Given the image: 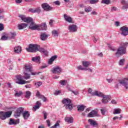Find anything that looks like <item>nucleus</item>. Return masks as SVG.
<instances>
[{
    "mask_svg": "<svg viewBox=\"0 0 128 128\" xmlns=\"http://www.w3.org/2000/svg\"><path fill=\"white\" fill-rule=\"evenodd\" d=\"M54 4L56 6H60V1H58V0L54 2Z\"/></svg>",
    "mask_w": 128,
    "mask_h": 128,
    "instance_id": "4d7b16f0",
    "label": "nucleus"
},
{
    "mask_svg": "<svg viewBox=\"0 0 128 128\" xmlns=\"http://www.w3.org/2000/svg\"><path fill=\"white\" fill-rule=\"evenodd\" d=\"M98 114V112L94 110H92L88 114V118H94V116H96Z\"/></svg>",
    "mask_w": 128,
    "mask_h": 128,
    "instance_id": "4be33fe9",
    "label": "nucleus"
},
{
    "mask_svg": "<svg viewBox=\"0 0 128 128\" xmlns=\"http://www.w3.org/2000/svg\"><path fill=\"white\" fill-rule=\"evenodd\" d=\"M24 76H23L24 80H30V74L28 72H24Z\"/></svg>",
    "mask_w": 128,
    "mask_h": 128,
    "instance_id": "7c9ffc66",
    "label": "nucleus"
},
{
    "mask_svg": "<svg viewBox=\"0 0 128 128\" xmlns=\"http://www.w3.org/2000/svg\"><path fill=\"white\" fill-rule=\"evenodd\" d=\"M126 62V58H124L120 59L118 62L119 66H124V62Z\"/></svg>",
    "mask_w": 128,
    "mask_h": 128,
    "instance_id": "c9c22d12",
    "label": "nucleus"
},
{
    "mask_svg": "<svg viewBox=\"0 0 128 128\" xmlns=\"http://www.w3.org/2000/svg\"><path fill=\"white\" fill-rule=\"evenodd\" d=\"M52 74H60L61 72H62V69L58 66H56L51 70Z\"/></svg>",
    "mask_w": 128,
    "mask_h": 128,
    "instance_id": "1a4fd4ad",
    "label": "nucleus"
},
{
    "mask_svg": "<svg viewBox=\"0 0 128 128\" xmlns=\"http://www.w3.org/2000/svg\"><path fill=\"white\" fill-rule=\"evenodd\" d=\"M64 20L67 22L69 24H74V21L72 20V16L66 14H64Z\"/></svg>",
    "mask_w": 128,
    "mask_h": 128,
    "instance_id": "f8f14e48",
    "label": "nucleus"
},
{
    "mask_svg": "<svg viewBox=\"0 0 128 128\" xmlns=\"http://www.w3.org/2000/svg\"><path fill=\"white\" fill-rule=\"evenodd\" d=\"M52 36L54 38H58V32H52Z\"/></svg>",
    "mask_w": 128,
    "mask_h": 128,
    "instance_id": "09e8293b",
    "label": "nucleus"
},
{
    "mask_svg": "<svg viewBox=\"0 0 128 128\" xmlns=\"http://www.w3.org/2000/svg\"><path fill=\"white\" fill-rule=\"evenodd\" d=\"M14 52L16 54H20V52H22V47L20 46L14 47Z\"/></svg>",
    "mask_w": 128,
    "mask_h": 128,
    "instance_id": "a878e982",
    "label": "nucleus"
},
{
    "mask_svg": "<svg viewBox=\"0 0 128 128\" xmlns=\"http://www.w3.org/2000/svg\"><path fill=\"white\" fill-rule=\"evenodd\" d=\"M32 61L37 62V64H40V56H36L32 58Z\"/></svg>",
    "mask_w": 128,
    "mask_h": 128,
    "instance_id": "5701e85b",
    "label": "nucleus"
},
{
    "mask_svg": "<svg viewBox=\"0 0 128 128\" xmlns=\"http://www.w3.org/2000/svg\"><path fill=\"white\" fill-rule=\"evenodd\" d=\"M38 52H40L41 54H44V56H48V50L44 48H40V46L38 49Z\"/></svg>",
    "mask_w": 128,
    "mask_h": 128,
    "instance_id": "6ab92c4d",
    "label": "nucleus"
},
{
    "mask_svg": "<svg viewBox=\"0 0 128 128\" xmlns=\"http://www.w3.org/2000/svg\"><path fill=\"white\" fill-rule=\"evenodd\" d=\"M56 58H58V56L56 55L52 56L49 59L48 64H52V62H54V60H56Z\"/></svg>",
    "mask_w": 128,
    "mask_h": 128,
    "instance_id": "bb28decb",
    "label": "nucleus"
},
{
    "mask_svg": "<svg viewBox=\"0 0 128 128\" xmlns=\"http://www.w3.org/2000/svg\"><path fill=\"white\" fill-rule=\"evenodd\" d=\"M40 46L36 44H30L28 48H26L28 52H36L38 50Z\"/></svg>",
    "mask_w": 128,
    "mask_h": 128,
    "instance_id": "39448f33",
    "label": "nucleus"
},
{
    "mask_svg": "<svg viewBox=\"0 0 128 128\" xmlns=\"http://www.w3.org/2000/svg\"><path fill=\"white\" fill-rule=\"evenodd\" d=\"M32 96V92L30 91H26V93H25V96L24 98H30Z\"/></svg>",
    "mask_w": 128,
    "mask_h": 128,
    "instance_id": "72a5a7b5",
    "label": "nucleus"
},
{
    "mask_svg": "<svg viewBox=\"0 0 128 128\" xmlns=\"http://www.w3.org/2000/svg\"><path fill=\"white\" fill-rule=\"evenodd\" d=\"M58 126H60V123H58V122H57L53 126L50 127V128H56Z\"/></svg>",
    "mask_w": 128,
    "mask_h": 128,
    "instance_id": "de8ad7c7",
    "label": "nucleus"
},
{
    "mask_svg": "<svg viewBox=\"0 0 128 128\" xmlns=\"http://www.w3.org/2000/svg\"><path fill=\"white\" fill-rule=\"evenodd\" d=\"M78 112H84V108H86V106L84 105H79L77 106Z\"/></svg>",
    "mask_w": 128,
    "mask_h": 128,
    "instance_id": "c85d7f7f",
    "label": "nucleus"
},
{
    "mask_svg": "<svg viewBox=\"0 0 128 128\" xmlns=\"http://www.w3.org/2000/svg\"><path fill=\"white\" fill-rule=\"evenodd\" d=\"M24 108L22 107L18 108L15 112V114H14V118H19V116H20V114H22V116L24 120H28V118H30V114L28 111H25L24 112Z\"/></svg>",
    "mask_w": 128,
    "mask_h": 128,
    "instance_id": "f257e3e1",
    "label": "nucleus"
},
{
    "mask_svg": "<svg viewBox=\"0 0 128 128\" xmlns=\"http://www.w3.org/2000/svg\"><path fill=\"white\" fill-rule=\"evenodd\" d=\"M25 88H32V85L31 84L26 85Z\"/></svg>",
    "mask_w": 128,
    "mask_h": 128,
    "instance_id": "69168bd1",
    "label": "nucleus"
},
{
    "mask_svg": "<svg viewBox=\"0 0 128 128\" xmlns=\"http://www.w3.org/2000/svg\"><path fill=\"white\" fill-rule=\"evenodd\" d=\"M92 16H96V14H98V13L96 12H95V11H93L92 12Z\"/></svg>",
    "mask_w": 128,
    "mask_h": 128,
    "instance_id": "774afa93",
    "label": "nucleus"
},
{
    "mask_svg": "<svg viewBox=\"0 0 128 128\" xmlns=\"http://www.w3.org/2000/svg\"><path fill=\"white\" fill-rule=\"evenodd\" d=\"M28 24H18V30H24V28H26Z\"/></svg>",
    "mask_w": 128,
    "mask_h": 128,
    "instance_id": "cd10ccee",
    "label": "nucleus"
},
{
    "mask_svg": "<svg viewBox=\"0 0 128 128\" xmlns=\"http://www.w3.org/2000/svg\"><path fill=\"white\" fill-rule=\"evenodd\" d=\"M59 84H60L61 86H66V84H68L67 80H61L59 82Z\"/></svg>",
    "mask_w": 128,
    "mask_h": 128,
    "instance_id": "4c0bfd02",
    "label": "nucleus"
},
{
    "mask_svg": "<svg viewBox=\"0 0 128 128\" xmlns=\"http://www.w3.org/2000/svg\"><path fill=\"white\" fill-rule=\"evenodd\" d=\"M120 112H122V110L120 108H115L114 109V114H120Z\"/></svg>",
    "mask_w": 128,
    "mask_h": 128,
    "instance_id": "58836bf2",
    "label": "nucleus"
},
{
    "mask_svg": "<svg viewBox=\"0 0 128 128\" xmlns=\"http://www.w3.org/2000/svg\"><path fill=\"white\" fill-rule=\"evenodd\" d=\"M10 36V40H14V37L16 36V32H11Z\"/></svg>",
    "mask_w": 128,
    "mask_h": 128,
    "instance_id": "ea45409f",
    "label": "nucleus"
},
{
    "mask_svg": "<svg viewBox=\"0 0 128 128\" xmlns=\"http://www.w3.org/2000/svg\"><path fill=\"white\" fill-rule=\"evenodd\" d=\"M120 30L122 32H128V27L126 26H123L120 28Z\"/></svg>",
    "mask_w": 128,
    "mask_h": 128,
    "instance_id": "c756f323",
    "label": "nucleus"
},
{
    "mask_svg": "<svg viewBox=\"0 0 128 128\" xmlns=\"http://www.w3.org/2000/svg\"><path fill=\"white\" fill-rule=\"evenodd\" d=\"M120 22L116 21L114 22V26H116V27L120 26Z\"/></svg>",
    "mask_w": 128,
    "mask_h": 128,
    "instance_id": "603ef678",
    "label": "nucleus"
},
{
    "mask_svg": "<svg viewBox=\"0 0 128 128\" xmlns=\"http://www.w3.org/2000/svg\"><path fill=\"white\" fill-rule=\"evenodd\" d=\"M128 78H124L122 80H119L118 82L116 84L114 88H118V86H120V84H121L122 86H124L126 90H128Z\"/></svg>",
    "mask_w": 128,
    "mask_h": 128,
    "instance_id": "7ed1b4c3",
    "label": "nucleus"
},
{
    "mask_svg": "<svg viewBox=\"0 0 128 128\" xmlns=\"http://www.w3.org/2000/svg\"><path fill=\"white\" fill-rule=\"evenodd\" d=\"M62 104H66V106L70 110H72V100L68 98H64L62 100Z\"/></svg>",
    "mask_w": 128,
    "mask_h": 128,
    "instance_id": "0eeeda50",
    "label": "nucleus"
},
{
    "mask_svg": "<svg viewBox=\"0 0 128 128\" xmlns=\"http://www.w3.org/2000/svg\"><path fill=\"white\" fill-rule=\"evenodd\" d=\"M98 2V0H90V3L91 4H96Z\"/></svg>",
    "mask_w": 128,
    "mask_h": 128,
    "instance_id": "49530a36",
    "label": "nucleus"
},
{
    "mask_svg": "<svg viewBox=\"0 0 128 128\" xmlns=\"http://www.w3.org/2000/svg\"><path fill=\"white\" fill-rule=\"evenodd\" d=\"M49 35L46 34V33H42L40 35L41 40H46Z\"/></svg>",
    "mask_w": 128,
    "mask_h": 128,
    "instance_id": "412c9836",
    "label": "nucleus"
},
{
    "mask_svg": "<svg viewBox=\"0 0 128 128\" xmlns=\"http://www.w3.org/2000/svg\"><path fill=\"white\" fill-rule=\"evenodd\" d=\"M99 94L100 96H98L100 98H103L102 100V104H106L108 102V100H110V96L109 95H104L102 93L99 92Z\"/></svg>",
    "mask_w": 128,
    "mask_h": 128,
    "instance_id": "423d86ee",
    "label": "nucleus"
},
{
    "mask_svg": "<svg viewBox=\"0 0 128 128\" xmlns=\"http://www.w3.org/2000/svg\"><path fill=\"white\" fill-rule=\"evenodd\" d=\"M29 28L32 30H46L48 26L46 22H42L40 24H30Z\"/></svg>",
    "mask_w": 128,
    "mask_h": 128,
    "instance_id": "f03ea898",
    "label": "nucleus"
},
{
    "mask_svg": "<svg viewBox=\"0 0 128 128\" xmlns=\"http://www.w3.org/2000/svg\"><path fill=\"white\" fill-rule=\"evenodd\" d=\"M35 13L36 12L37 14H40V8L38 7L37 8H34Z\"/></svg>",
    "mask_w": 128,
    "mask_h": 128,
    "instance_id": "a18cd8bd",
    "label": "nucleus"
},
{
    "mask_svg": "<svg viewBox=\"0 0 128 128\" xmlns=\"http://www.w3.org/2000/svg\"><path fill=\"white\" fill-rule=\"evenodd\" d=\"M20 124V119L18 118L14 120L12 118H10L8 124H9V126H16V124Z\"/></svg>",
    "mask_w": 128,
    "mask_h": 128,
    "instance_id": "ddd939ff",
    "label": "nucleus"
},
{
    "mask_svg": "<svg viewBox=\"0 0 128 128\" xmlns=\"http://www.w3.org/2000/svg\"><path fill=\"white\" fill-rule=\"evenodd\" d=\"M42 84V82H38L35 83V86H36V88H40Z\"/></svg>",
    "mask_w": 128,
    "mask_h": 128,
    "instance_id": "37998d69",
    "label": "nucleus"
},
{
    "mask_svg": "<svg viewBox=\"0 0 128 128\" xmlns=\"http://www.w3.org/2000/svg\"><path fill=\"white\" fill-rule=\"evenodd\" d=\"M36 96L42 100H43L44 102H46V98L44 95L40 94V92L38 91L36 94Z\"/></svg>",
    "mask_w": 128,
    "mask_h": 128,
    "instance_id": "a211bd4d",
    "label": "nucleus"
},
{
    "mask_svg": "<svg viewBox=\"0 0 128 128\" xmlns=\"http://www.w3.org/2000/svg\"><path fill=\"white\" fill-rule=\"evenodd\" d=\"M68 29L70 32H76L78 30V26L76 25L72 24L68 26Z\"/></svg>",
    "mask_w": 128,
    "mask_h": 128,
    "instance_id": "f3484780",
    "label": "nucleus"
},
{
    "mask_svg": "<svg viewBox=\"0 0 128 128\" xmlns=\"http://www.w3.org/2000/svg\"><path fill=\"white\" fill-rule=\"evenodd\" d=\"M12 114V111H0V120H6V118H10Z\"/></svg>",
    "mask_w": 128,
    "mask_h": 128,
    "instance_id": "20e7f679",
    "label": "nucleus"
},
{
    "mask_svg": "<svg viewBox=\"0 0 128 128\" xmlns=\"http://www.w3.org/2000/svg\"><path fill=\"white\" fill-rule=\"evenodd\" d=\"M28 12H32V14L35 13L34 8H30L28 9Z\"/></svg>",
    "mask_w": 128,
    "mask_h": 128,
    "instance_id": "6e6d98bb",
    "label": "nucleus"
},
{
    "mask_svg": "<svg viewBox=\"0 0 128 128\" xmlns=\"http://www.w3.org/2000/svg\"><path fill=\"white\" fill-rule=\"evenodd\" d=\"M70 92H72V94H74L75 96H78V94H79L78 91H74L72 90H70Z\"/></svg>",
    "mask_w": 128,
    "mask_h": 128,
    "instance_id": "5fc2aeb1",
    "label": "nucleus"
},
{
    "mask_svg": "<svg viewBox=\"0 0 128 128\" xmlns=\"http://www.w3.org/2000/svg\"><path fill=\"white\" fill-rule=\"evenodd\" d=\"M111 104H116L117 102L116 100H112V101H111Z\"/></svg>",
    "mask_w": 128,
    "mask_h": 128,
    "instance_id": "bf43d9fd",
    "label": "nucleus"
},
{
    "mask_svg": "<svg viewBox=\"0 0 128 128\" xmlns=\"http://www.w3.org/2000/svg\"><path fill=\"white\" fill-rule=\"evenodd\" d=\"M78 70H86V68H82V66H79L78 67Z\"/></svg>",
    "mask_w": 128,
    "mask_h": 128,
    "instance_id": "8fccbe9b",
    "label": "nucleus"
},
{
    "mask_svg": "<svg viewBox=\"0 0 128 128\" xmlns=\"http://www.w3.org/2000/svg\"><path fill=\"white\" fill-rule=\"evenodd\" d=\"M42 103H40V102L38 101L36 102V105L33 107V110L34 112H36V110H38L40 108V106H41Z\"/></svg>",
    "mask_w": 128,
    "mask_h": 128,
    "instance_id": "393cba45",
    "label": "nucleus"
},
{
    "mask_svg": "<svg viewBox=\"0 0 128 128\" xmlns=\"http://www.w3.org/2000/svg\"><path fill=\"white\" fill-rule=\"evenodd\" d=\"M42 8H43V10L46 12H50V10H52V7L50 6V5L46 3L42 4Z\"/></svg>",
    "mask_w": 128,
    "mask_h": 128,
    "instance_id": "4468645a",
    "label": "nucleus"
},
{
    "mask_svg": "<svg viewBox=\"0 0 128 128\" xmlns=\"http://www.w3.org/2000/svg\"><path fill=\"white\" fill-rule=\"evenodd\" d=\"M91 10H92V7L90 6H86L84 8V11L86 12H90Z\"/></svg>",
    "mask_w": 128,
    "mask_h": 128,
    "instance_id": "e433bc0d",
    "label": "nucleus"
},
{
    "mask_svg": "<svg viewBox=\"0 0 128 128\" xmlns=\"http://www.w3.org/2000/svg\"><path fill=\"white\" fill-rule=\"evenodd\" d=\"M19 18H21V20L24 22H28V24L31 22L30 24H34V22H32V18L26 17L24 15H20L19 16Z\"/></svg>",
    "mask_w": 128,
    "mask_h": 128,
    "instance_id": "9d476101",
    "label": "nucleus"
},
{
    "mask_svg": "<svg viewBox=\"0 0 128 128\" xmlns=\"http://www.w3.org/2000/svg\"><path fill=\"white\" fill-rule=\"evenodd\" d=\"M106 80L109 84H110V82H112L114 80V79H112V78H110V79L108 78V79H106Z\"/></svg>",
    "mask_w": 128,
    "mask_h": 128,
    "instance_id": "052dcab7",
    "label": "nucleus"
},
{
    "mask_svg": "<svg viewBox=\"0 0 128 128\" xmlns=\"http://www.w3.org/2000/svg\"><path fill=\"white\" fill-rule=\"evenodd\" d=\"M101 3L105 4H110V0H102Z\"/></svg>",
    "mask_w": 128,
    "mask_h": 128,
    "instance_id": "a19ab883",
    "label": "nucleus"
},
{
    "mask_svg": "<svg viewBox=\"0 0 128 128\" xmlns=\"http://www.w3.org/2000/svg\"><path fill=\"white\" fill-rule=\"evenodd\" d=\"M126 54V48L124 46H120L117 50L115 54L116 56H123Z\"/></svg>",
    "mask_w": 128,
    "mask_h": 128,
    "instance_id": "6e6552de",
    "label": "nucleus"
},
{
    "mask_svg": "<svg viewBox=\"0 0 128 128\" xmlns=\"http://www.w3.org/2000/svg\"><path fill=\"white\" fill-rule=\"evenodd\" d=\"M16 80L17 82H16V84H24V80H22V75H17L16 76Z\"/></svg>",
    "mask_w": 128,
    "mask_h": 128,
    "instance_id": "9b49d317",
    "label": "nucleus"
},
{
    "mask_svg": "<svg viewBox=\"0 0 128 128\" xmlns=\"http://www.w3.org/2000/svg\"><path fill=\"white\" fill-rule=\"evenodd\" d=\"M85 70H88V72H92V68H86Z\"/></svg>",
    "mask_w": 128,
    "mask_h": 128,
    "instance_id": "e2e57ef3",
    "label": "nucleus"
},
{
    "mask_svg": "<svg viewBox=\"0 0 128 128\" xmlns=\"http://www.w3.org/2000/svg\"><path fill=\"white\" fill-rule=\"evenodd\" d=\"M4 30V24L0 23V32H2V30Z\"/></svg>",
    "mask_w": 128,
    "mask_h": 128,
    "instance_id": "3c124183",
    "label": "nucleus"
},
{
    "mask_svg": "<svg viewBox=\"0 0 128 128\" xmlns=\"http://www.w3.org/2000/svg\"><path fill=\"white\" fill-rule=\"evenodd\" d=\"M14 92H15L14 96H17L18 98H20V96H22L23 94L22 92V91L18 92L14 90Z\"/></svg>",
    "mask_w": 128,
    "mask_h": 128,
    "instance_id": "473e14b6",
    "label": "nucleus"
},
{
    "mask_svg": "<svg viewBox=\"0 0 128 128\" xmlns=\"http://www.w3.org/2000/svg\"><path fill=\"white\" fill-rule=\"evenodd\" d=\"M116 10H118L116 7L113 6L111 8V12H116Z\"/></svg>",
    "mask_w": 128,
    "mask_h": 128,
    "instance_id": "864d4df0",
    "label": "nucleus"
},
{
    "mask_svg": "<svg viewBox=\"0 0 128 128\" xmlns=\"http://www.w3.org/2000/svg\"><path fill=\"white\" fill-rule=\"evenodd\" d=\"M122 6V10H128V3L124 0H122L121 2Z\"/></svg>",
    "mask_w": 128,
    "mask_h": 128,
    "instance_id": "aec40b11",
    "label": "nucleus"
},
{
    "mask_svg": "<svg viewBox=\"0 0 128 128\" xmlns=\"http://www.w3.org/2000/svg\"><path fill=\"white\" fill-rule=\"evenodd\" d=\"M88 122H90V124L91 126H98V123L96 122V121L92 120V119H89L88 120Z\"/></svg>",
    "mask_w": 128,
    "mask_h": 128,
    "instance_id": "2f4dec72",
    "label": "nucleus"
},
{
    "mask_svg": "<svg viewBox=\"0 0 128 128\" xmlns=\"http://www.w3.org/2000/svg\"><path fill=\"white\" fill-rule=\"evenodd\" d=\"M64 120L68 122V124H72V122H74V118L72 117L66 116L64 118Z\"/></svg>",
    "mask_w": 128,
    "mask_h": 128,
    "instance_id": "b1692460",
    "label": "nucleus"
},
{
    "mask_svg": "<svg viewBox=\"0 0 128 128\" xmlns=\"http://www.w3.org/2000/svg\"><path fill=\"white\" fill-rule=\"evenodd\" d=\"M101 112L102 114H106V110L104 109H101Z\"/></svg>",
    "mask_w": 128,
    "mask_h": 128,
    "instance_id": "338daca9",
    "label": "nucleus"
},
{
    "mask_svg": "<svg viewBox=\"0 0 128 128\" xmlns=\"http://www.w3.org/2000/svg\"><path fill=\"white\" fill-rule=\"evenodd\" d=\"M121 36H126L128 34V32H121Z\"/></svg>",
    "mask_w": 128,
    "mask_h": 128,
    "instance_id": "13d9d810",
    "label": "nucleus"
},
{
    "mask_svg": "<svg viewBox=\"0 0 128 128\" xmlns=\"http://www.w3.org/2000/svg\"><path fill=\"white\" fill-rule=\"evenodd\" d=\"M46 124L48 126H50V120H46Z\"/></svg>",
    "mask_w": 128,
    "mask_h": 128,
    "instance_id": "680f3d73",
    "label": "nucleus"
},
{
    "mask_svg": "<svg viewBox=\"0 0 128 128\" xmlns=\"http://www.w3.org/2000/svg\"><path fill=\"white\" fill-rule=\"evenodd\" d=\"M82 64L84 68H88V67L90 66V62L88 61H83Z\"/></svg>",
    "mask_w": 128,
    "mask_h": 128,
    "instance_id": "f704fd0d",
    "label": "nucleus"
},
{
    "mask_svg": "<svg viewBox=\"0 0 128 128\" xmlns=\"http://www.w3.org/2000/svg\"><path fill=\"white\" fill-rule=\"evenodd\" d=\"M42 114H44V120H46V118H48V114L46 111H43Z\"/></svg>",
    "mask_w": 128,
    "mask_h": 128,
    "instance_id": "c03bdc74",
    "label": "nucleus"
},
{
    "mask_svg": "<svg viewBox=\"0 0 128 128\" xmlns=\"http://www.w3.org/2000/svg\"><path fill=\"white\" fill-rule=\"evenodd\" d=\"M31 74L32 76H36V74H38V73L36 72H32V71L31 72Z\"/></svg>",
    "mask_w": 128,
    "mask_h": 128,
    "instance_id": "0e129e2a",
    "label": "nucleus"
},
{
    "mask_svg": "<svg viewBox=\"0 0 128 128\" xmlns=\"http://www.w3.org/2000/svg\"><path fill=\"white\" fill-rule=\"evenodd\" d=\"M88 94H90L92 96H100V92L98 90H96L94 92H92V89L89 88L88 90Z\"/></svg>",
    "mask_w": 128,
    "mask_h": 128,
    "instance_id": "2eb2a0df",
    "label": "nucleus"
},
{
    "mask_svg": "<svg viewBox=\"0 0 128 128\" xmlns=\"http://www.w3.org/2000/svg\"><path fill=\"white\" fill-rule=\"evenodd\" d=\"M32 72V68L30 65H24V72Z\"/></svg>",
    "mask_w": 128,
    "mask_h": 128,
    "instance_id": "dca6fc26",
    "label": "nucleus"
},
{
    "mask_svg": "<svg viewBox=\"0 0 128 128\" xmlns=\"http://www.w3.org/2000/svg\"><path fill=\"white\" fill-rule=\"evenodd\" d=\"M8 40V37L6 35L2 36L0 38V40Z\"/></svg>",
    "mask_w": 128,
    "mask_h": 128,
    "instance_id": "79ce46f5",
    "label": "nucleus"
}]
</instances>
